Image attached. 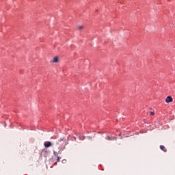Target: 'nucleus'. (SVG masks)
I'll return each instance as SVG.
<instances>
[{"label":"nucleus","mask_w":175,"mask_h":175,"mask_svg":"<svg viewBox=\"0 0 175 175\" xmlns=\"http://www.w3.org/2000/svg\"><path fill=\"white\" fill-rule=\"evenodd\" d=\"M53 155H55V157H58V152L53 151Z\"/></svg>","instance_id":"obj_6"},{"label":"nucleus","mask_w":175,"mask_h":175,"mask_svg":"<svg viewBox=\"0 0 175 175\" xmlns=\"http://www.w3.org/2000/svg\"><path fill=\"white\" fill-rule=\"evenodd\" d=\"M57 162H59V161H60V159H61V157H59V156H57Z\"/></svg>","instance_id":"obj_7"},{"label":"nucleus","mask_w":175,"mask_h":175,"mask_svg":"<svg viewBox=\"0 0 175 175\" xmlns=\"http://www.w3.org/2000/svg\"><path fill=\"white\" fill-rule=\"evenodd\" d=\"M53 62H55V63L58 62V57H55L53 58Z\"/></svg>","instance_id":"obj_5"},{"label":"nucleus","mask_w":175,"mask_h":175,"mask_svg":"<svg viewBox=\"0 0 175 175\" xmlns=\"http://www.w3.org/2000/svg\"><path fill=\"white\" fill-rule=\"evenodd\" d=\"M165 102L166 103H170V102H173V98H172V96H168L165 99Z\"/></svg>","instance_id":"obj_3"},{"label":"nucleus","mask_w":175,"mask_h":175,"mask_svg":"<svg viewBox=\"0 0 175 175\" xmlns=\"http://www.w3.org/2000/svg\"><path fill=\"white\" fill-rule=\"evenodd\" d=\"M150 116H154V112H150Z\"/></svg>","instance_id":"obj_10"},{"label":"nucleus","mask_w":175,"mask_h":175,"mask_svg":"<svg viewBox=\"0 0 175 175\" xmlns=\"http://www.w3.org/2000/svg\"><path fill=\"white\" fill-rule=\"evenodd\" d=\"M106 140H111V138H110V137L107 136V137H106Z\"/></svg>","instance_id":"obj_8"},{"label":"nucleus","mask_w":175,"mask_h":175,"mask_svg":"<svg viewBox=\"0 0 175 175\" xmlns=\"http://www.w3.org/2000/svg\"><path fill=\"white\" fill-rule=\"evenodd\" d=\"M160 148H161V150H162V151H164V152H166V151H167L166 150V148L163 145H161Z\"/></svg>","instance_id":"obj_4"},{"label":"nucleus","mask_w":175,"mask_h":175,"mask_svg":"<svg viewBox=\"0 0 175 175\" xmlns=\"http://www.w3.org/2000/svg\"><path fill=\"white\" fill-rule=\"evenodd\" d=\"M44 146L46 148H49V147H51L53 146V144L49 141H47L44 143Z\"/></svg>","instance_id":"obj_2"},{"label":"nucleus","mask_w":175,"mask_h":175,"mask_svg":"<svg viewBox=\"0 0 175 175\" xmlns=\"http://www.w3.org/2000/svg\"><path fill=\"white\" fill-rule=\"evenodd\" d=\"M62 162L63 163H65V162H66V160H63Z\"/></svg>","instance_id":"obj_11"},{"label":"nucleus","mask_w":175,"mask_h":175,"mask_svg":"<svg viewBox=\"0 0 175 175\" xmlns=\"http://www.w3.org/2000/svg\"><path fill=\"white\" fill-rule=\"evenodd\" d=\"M78 28L79 29H83V26H79Z\"/></svg>","instance_id":"obj_9"},{"label":"nucleus","mask_w":175,"mask_h":175,"mask_svg":"<svg viewBox=\"0 0 175 175\" xmlns=\"http://www.w3.org/2000/svg\"><path fill=\"white\" fill-rule=\"evenodd\" d=\"M65 144V138H61L57 141L56 144L59 146L60 150H65V146H63Z\"/></svg>","instance_id":"obj_1"}]
</instances>
